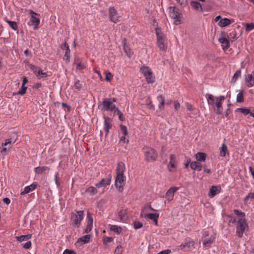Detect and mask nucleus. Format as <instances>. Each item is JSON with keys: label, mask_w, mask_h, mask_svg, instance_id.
<instances>
[{"label": "nucleus", "mask_w": 254, "mask_h": 254, "mask_svg": "<svg viewBox=\"0 0 254 254\" xmlns=\"http://www.w3.org/2000/svg\"><path fill=\"white\" fill-rule=\"evenodd\" d=\"M126 169V165L124 162H118L115 170L116 178L115 185L116 188L120 192L123 191L126 184V177L125 175Z\"/></svg>", "instance_id": "obj_1"}, {"label": "nucleus", "mask_w": 254, "mask_h": 254, "mask_svg": "<svg viewBox=\"0 0 254 254\" xmlns=\"http://www.w3.org/2000/svg\"><path fill=\"white\" fill-rule=\"evenodd\" d=\"M234 213L238 216L236 226V235L241 238L244 234L248 230L249 226L245 218V214L242 211L235 209Z\"/></svg>", "instance_id": "obj_2"}, {"label": "nucleus", "mask_w": 254, "mask_h": 254, "mask_svg": "<svg viewBox=\"0 0 254 254\" xmlns=\"http://www.w3.org/2000/svg\"><path fill=\"white\" fill-rule=\"evenodd\" d=\"M206 98L208 105L212 107H216V113L218 115L221 114L223 112L222 103L225 100L223 96H219L214 97L212 94H207Z\"/></svg>", "instance_id": "obj_3"}, {"label": "nucleus", "mask_w": 254, "mask_h": 254, "mask_svg": "<svg viewBox=\"0 0 254 254\" xmlns=\"http://www.w3.org/2000/svg\"><path fill=\"white\" fill-rule=\"evenodd\" d=\"M84 217L82 210H75L71 213L70 220L71 225L75 227H79Z\"/></svg>", "instance_id": "obj_4"}, {"label": "nucleus", "mask_w": 254, "mask_h": 254, "mask_svg": "<svg viewBox=\"0 0 254 254\" xmlns=\"http://www.w3.org/2000/svg\"><path fill=\"white\" fill-rule=\"evenodd\" d=\"M156 33L157 35V44L158 48L160 50L166 52L167 50V45L165 43V35L159 28L156 29Z\"/></svg>", "instance_id": "obj_5"}, {"label": "nucleus", "mask_w": 254, "mask_h": 254, "mask_svg": "<svg viewBox=\"0 0 254 254\" xmlns=\"http://www.w3.org/2000/svg\"><path fill=\"white\" fill-rule=\"evenodd\" d=\"M140 71L144 75L148 83H153L155 82V77L149 67L142 66L140 68Z\"/></svg>", "instance_id": "obj_6"}, {"label": "nucleus", "mask_w": 254, "mask_h": 254, "mask_svg": "<svg viewBox=\"0 0 254 254\" xmlns=\"http://www.w3.org/2000/svg\"><path fill=\"white\" fill-rule=\"evenodd\" d=\"M115 100L112 98H106L103 102V106L104 109L107 111H110L112 113H115L118 108L114 104V102Z\"/></svg>", "instance_id": "obj_7"}, {"label": "nucleus", "mask_w": 254, "mask_h": 254, "mask_svg": "<svg viewBox=\"0 0 254 254\" xmlns=\"http://www.w3.org/2000/svg\"><path fill=\"white\" fill-rule=\"evenodd\" d=\"M143 149L146 160L151 162L156 160L157 154L154 149L150 147H145Z\"/></svg>", "instance_id": "obj_8"}, {"label": "nucleus", "mask_w": 254, "mask_h": 254, "mask_svg": "<svg viewBox=\"0 0 254 254\" xmlns=\"http://www.w3.org/2000/svg\"><path fill=\"white\" fill-rule=\"evenodd\" d=\"M31 16L28 24L34 29H37L40 22V15L33 11H31Z\"/></svg>", "instance_id": "obj_9"}, {"label": "nucleus", "mask_w": 254, "mask_h": 254, "mask_svg": "<svg viewBox=\"0 0 254 254\" xmlns=\"http://www.w3.org/2000/svg\"><path fill=\"white\" fill-rule=\"evenodd\" d=\"M170 16L174 19V23L176 25H179L181 23V14L178 10L174 6H171L169 8Z\"/></svg>", "instance_id": "obj_10"}, {"label": "nucleus", "mask_w": 254, "mask_h": 254, "mask_svg": "<svg viewBox=\"0 0 254 254\" xmlns=\"http://www.w3.org/2000/svg\"><path fill=\"white\" fill-rule=\"evenodd\" d=\"M168 169L170 172H174L177 169V161L176 157L174 154H171L170 161L168 165Z\"/></svg>", "instance_id": "obj_11"}, {"label": "nucleus", "mask_w": 254, "mask_h": 254, "mask_svg": "<svg viewBox=\"0 0 254 254\" xmlns=\"http://www.w3.org/2000/svg\"><path fill=\"white\" fill-rule=\"evenodd\" d=\"M109 18L111 21L116 23L120 21V16L114 7H111L109 9Z\"/></svg>", "instance_id": "obj_12"}, {"label": "nucleus", "mask_w": 254, "mask_h": 254, "mask_svg": "<svg viewBox=\"0 0 254 254\" xmlns=\"http://www.w3.org/2000/svg\"><path fill=\"white\" fill-rule=\"evenodd\" d=\"M194 242L191 240H186L184 243L182 244L180 249L184 251H187L191 249L194 246Z\"/></svg>", "instance_id": "obj_13"}, {"label": "nucleus", "mask_w": 254, "mask_h": 254, "mask_svg": "<svg viewBox=\"0 0 254 254\" xmlns=\"http://www.w3.org/2000/svg\"><path fill=\"white\" fill-rule=\"evenodd\" d=\"M179 190V188L176 187H171L170 188L166 193L165 197L166 198V200L168 202L171 201L173 200L174 193Z\"/></svg>", "instance_id": "obj_14"}, {"label": "nucleus", "mask_w": 254, "mask_h": 254, "mask_svg": "<svg viewBox=\"0 0 254 254\" xmlns=\"http://www.w3.org/2000/svg\"><path fill=\"white\" fill-rule=\"evenodd\" d=\"M245 80L246 84L249 87H252L254 86V70L251 73L246 75Z\"/></svg>", "instance_id": "obj_15"}, {"label": "nucleus", "mask_w": 254, "mask_h": 254, "mask_svg": "<svg viewBox=\"0 0 254 254\" xmlns=\"http://www.w3.org/2000/svg\"><path fill=\"white\" fill-rule=\"evenodd\" d=\"M190 5L193 10L196 11H203L202 5L196 0H192L190 2Z\"/></svg>", "instance_id": "obj_16"}, {"label": "nucleus", "mask_w": 254, "mask_h": 254, "mask_svg": "<svg viewBox=\"0 0 254 254\" xmlns=\"http://www.w3.org/2000/svg\"><path fill=\"white\" fill-rule=\"evenodd\" d=\"M111 178L110 177V178L102 179L100 182L95 184V186L98 188H100L109 185L111 183Z\"/></svg>", "instance_id": "obj_17"}, {"label": "nucleus", "mask_w": 254, "mask_h": 254, "mask_svg": "<svg viewBox=\"0 0 254 254\" xmlns=\"http://www.w3.org/2000/svg\"><path fill=\"white\" fill-rule=\"evenodd\" d=\"M221 188L218 186H212L209 191V196L210 197H213L215 195L220 192Z\"/></svg>", "instance_id": "obj_18"}, {"label": "nucleus", "mask_w": 254, "mask_h": 254, "mask_svg": "<svg viewBox=\"0 0 254 254\" xmlns=\"http://www.w3.org/2000/svg\"><path fill=\"white\" fill-rule=\"evenodd\" d=\"M112 127V124L111 123L110 119L107 117H104V130L106 132V134H108L110 129Z\"/></svg>", "instance_id": "obj_19"}, {"label": "nucleus", "mask_w": 254, "mask_h": 254, "mask_svg": "<svg viewBox=\"0 0 254 254\" xmlns=\"http://www.w3.org/2000/svg\"><path fill=\"white\" fill-rule=\"evenodd\" d=\"M144 215L147 216V218L152 220L154 222L155 225H158V219L159 216V214L158 213H149V214H144Z\"/></svg>", "instance_id": "obj_20"}, {"label": "nucleus", "mask_w": 254, "mask_h": 254, "mask_svg": "<svg viewBox=\"0 0 254 254\" xmlns=\"http://www.w3.org/2000/svg\"><path fill=\"white\" fill-rule=\"evenodd\" d=\"M36 186H37V185L36 184L33 183L31 185H30V186L25 187L23 191L21 192L20 194L22 195H24L25 194H27V193L30 192V191L35 190L36 188Z\"/></svg>", "instance_id": "obj_21"}, {"label": "nucleus", "mask_w": 254, "mask_h": 254, "mask_svg": "<svg viewBox=\"0 0 254 254\" xmlns=\"http://www.w3.org/2000/svg\"><path fill=\"white\" fill-rule=\"evenodd\" d=\"M233 21V20H231L227 18H224L219 21L218 25L221 27H223L231 24Z\"/></svg>", "instance_id": "obj_22"}, {"label": "nucleus", "mask_w": 254, "mask_h": 254, "mask_svg": "<svg viewBox=\"0 0 254 254\" xmlns=\"http://www.w3.org/2000/svg\"><path fill=\"white\" fill-rule=\"evenodd\" d=\"M219 41L222 44L223 50H227L229 48V41L226 38H220Z\"/></svg>", "instance_id": "obj_23"}, {"label": "nucleus", "mask_w": 254, "mask_h": 254, "mask_svg": "<svg viewBox=\"0 0 254 254\" xmlns=\"http://www.w3.org/2000/svg\"><path fill=\"white\" fill-rule=\"evenodd\" d=\"M151 210H154L153 208L150 206H144L141 211L140 217L143 218H147V216H145L144 214H149V212Z\"/></svg>", "instance_id": "obj_24"}, {"label": "nucleus", "mask_w": 254, "mask_h": 254, "mask_svg": "<svg viewBox=\"0 0 254 254\" xmlns=\"http://www.w3.org/2000/svg\"><path fill=\"white\" fill-rule=\"evenodd\" d=\"M207 155L203 152H198L195 154V158L197 161L204 162L206 159Z\"/></svg>", "instance_id": "obj_25"}, {"label": "nucleus", "mask_w": 254, "mask_h": 254, "mask_svg": "<svg viewBox=\"0 0 254 254\" xmlns=\"http://www.w3.org/2000/svg\"><path fill=\"white\" fill-rule=\"evenodd\" d=\"M109 229L117 234H120L123 230L121 226L116 225H109Z\"/></svg>", "instance_id": "obj_26"}, {"label": "nucleus", "mask_w": 254, "mask_h": 254, "mask_svg": "<svg viewBox=\"0 0 254 254\" xmlns=\"http://www.w3.org/2000/svg\"><path fill=\"white\" fill-rule=\"evenodd\" d=\"M190 168L193 170L200 171L202 169V165L198 161H193L190 164Z\"/></svg>", "instance_id": "obj_27"}, {"label": "nucleus", "mask_w": 254, "mask_h": 254, "mask_svg": "<svg viewBox=\"0 0 254 254\" xmlns=\"http://www.w3.org/2000/svg\"><path fill=\"white\" fill-rule=\"evenodd\" d=\"M32 235L31 234H27L21 236H17L16 237V239L19 242H22L23 241H28L31 238Z\"/></svg>", "instance_id": "obj_28"}, {"label": "nucleus", "mask_w": 254, "mask_h": 254, "mask_svg": "<svg viewBox=\"0 0 254 254\" xmlns=\"http://www.w3.org/2000/svg\"><path fill=\"white\" fill-rule=\"evenodd\" d=\"M90 237L91 236L90 235H85L79 238L77 240V242L80 243L81 244H84L89 241Z\"/></svg>", "instance_id": "obj_29"}, {"label": "nucleus", "mask_w": 254, "mask_h": 254, "mask_svg": "<svg viewBox=\"0 0 254 254\" xmlns=\"http://www.w3.org/2000/svg\"><path fill=\"white\" fill-rule=\"evenodd\" d=\"M214 238L213 236H211L208 238H205L203 241V245L205 247H210L214 241Z\"/></svg>", "instance_id": "obj_30"}, {"label": "nucleus", "mask_w": 254, "mask_h": 254, "mask_svg": "<svg viewBox=\"0 0 254 254\" xmlns=\"http://www.w3.org/2000/svg\"><path fill=\"white\" fill-rule=\"evenodd\" d=\"M228 152V148L225 143H223L222 146L220 148V155L222 157L226 156Z\"/></svg>", "instance_id": "obj_31"}, {"label": "nucleus", "mask_w": 254, "mask_h": 254, "mask_svg": "<svg viewBox=\"0 0 254 254\" xmlns=\"http://www.w3.org/2000/svg\"><path fill=\"white\" fill-rule=\"evenodd\" d=\"M86 192L90 195H95L98 192L97 189L94 187H90L86 190Z\"/></svg>", "instance_id": "obj_32"}, {"label": "nucleus", "mask_w": 254, "mask_h": 254, "mask_svg": "<svg viewBox=\"0 0 254 254\" xmlns=\"http://www.w3.org/2000/svg\"><path fill=\"white\" fill-rule=\"evenodd\" d=\"M186 104L187 108L188 109V110L189 111H193V114L194 115H196L198 114V113L199 112V111L198 110L196 109L195 108H194L191 104H190V103H189L188 102L186 103Z\"/></svg>", "instance_id": "obj_33"}, {"label": "nucleus", "mask_w": 254, "mask_h": 254, "mask_svg": "<svg viewBox=\"0 0 254 254\" xmlns=\"http://www.w3.org/2000/svg\"><path fill=\"white\" fill-rule=\"evenodd\" d=\"M87 219L88 220L87 225H88L89 230H91L93 225V218L92 217L91 214L89 212H87Z\"/></svg>", "instance_id": "obj_34"}, {"label": "nucleus", "mask_w": 254, "mask_h": 254, "mask_svg": "<svg viewBox=\"0 0 254 254\" xmlns=\"http://www.w3.org/2000/svg\"><path fill=\"white\" fill-rule=\"evenodd\" d=\"M49 169V168L46 166L38 167L35 168V171L36 173L40 174Z\"/></svg>", "instance_id": "obj_35"}, {"label": "nucleus", "mask_w": 254, "mask_h": 254, "mask_svg": "<svg viewBox=\"0 0 254 254\" xmlns=\"http://www.w3.org/2000/svg\"><path fill=\"white\" fill-rule=\"evenodd\" d=\"M6 22L8 24L12 29L16 30L17 29V25L16 22L9 21L8 20H6Z\"/></svg>", "instance_id": "obj_36"}, {"label": "nucleus", "mask_w": 254, "mask_h": 254, "mask_svg": "<svg viewBox=\"0 0 254 254\" xmlns=\"http://www.w3.org/2000/svg\"><path fill=\"white\" fill-rule=\"evenodd\" d=\"M127 211L126 210H122L119 213L120 219L123 220L127 218Z\"/></svg>", "instance_id": "obj_37"}, {"label": "nucleus", "mask_w": 254, "mask_h": 254, "mask_svg": "<svg viewBox=\"0 0 254 254\" xmlns=\"http://www.w3.org/2000/svg\"><path fill=\"white\" fill-rule=\"evenodd\" d=\"M237 110L240 111L244 115H247L248 114H250L251 111L249 109L243 108H238Z\"/></svg>", "instance_id": "obj_38"}, {"label": "nucleus", "mask_w": 254, "mask_h": 254, "mask_svg": "<svg viewBox=\"0 0 254 254\" xmlns=\"http://www.w3.org/2000/svg\"><path fill=\"white\" fill-rule=\"evenodd\" d=\"M70 51L69 47H67V49L66 50L65 54L64 57V59L67 61H69L70 57Z\"/></svg>", "instance_id": "obj_39"}, {"label": "nucleus", "mask_w": 254, "mask_h": 254, "mask_svg": "<svg viewBox=\"0 0 254 254\" xmlns=\"http://www.w3.org/2000/svg\"><path fill=\"white\" fill-rule=\"evenodd\" d=\"M15 141H12L11 139H7L5 140V142L2 144V146H6L7 145H9V147L12 143H14Z\"/></svg>", "instance_id": "obj_40"}, {"label": "nucleus", "mask_w": 254, "mask_h": 254, "mask_svg": "<svg viewBox=\"0 0 254 254\" xmlns=\"http://www.w3.org/2000/svg\"><path fill=\"white\" fill-rule=\"evenodd\" d=\"M114 240V238L111 237H104L103 238V242L105 244L112 242Z\"/></svg>", "instance_id": "obj_41"}, {"label": "nucleus", "mask_w": 254, "mask_h": 254, "mask_svg": "<svg viewBox=\"0 0 254 254\" xmlns=\"http://www.w3.org/2000/svg\"><path fill=\"white\" fill-rule=\"evenodd\" d=\"M237 101L238 102H242L243 101V92H239L237 95Z\"/></svg>", "instance_id": "obj_42"}, {"label": "nucleus", "mask_w": 254, "mask_h": 254, "mask_svg": "<svg viewBox=\"0 0 254 254\" xmlns=\"http://www.w3.org/2000/svg\"><path fill=\"white\" fill-rule=\"evenodd\" d=\"M241 73V72L240 70H237L233 75V80L236 81L238 79V78L240 76Z\"/></svg>", "instance_id": "obj_43"}, {"label": "nucleus", "mask_w": 254, "mask_h": 254, "mask_svg": "<svg viewBox=\"0 0 254 254\" xmlns=\"http://www.w3.org/2000/svg\"><path fill=\"white\" fill-rule=\"evenodd\" d=\"M27 89V87L25 86V85H22V87L21 89L18 92V94H20L21 95H24L26 93Z\"/></svg>", "instance_id": "obj_44"}, {"label": "nucleus", "mask_w": 254, "mask_h": 254, "mask_svg": "<svg viewBox=\"0 0 254 254\" xmlns=\"http://www.w3.org/2000/svg\"><path fill=\"white\" fill-rule=\"evenodd\" d=\"M254 29V23H247L246 25V29L248 31H250Z\"/></svg>", "instance_id": "obj_45"}, {"label": "nucleus", "mask_w": 254, "mask_h": 254, "mask_svg": "<svg viewBox=\"0 0 254 254\" xmlns=\"http://www.w3.org/2000/svg\"><path fill=\"white\" fill-rule=\"evenodd\" d=\"M39 72L37 74V76L39 78L46 77L47 76V74L46 72H43L41 68Z\"/></svg>", "instance_id": "obj_46"}, {"label": "nucleus", "mask_w": 254, "mask_h": 254, "mask_svg": "<svg viewBox=\"0 0 254 254\" xmlns=\"http://www.w3.org/2000/svg\"><path fill=\"white\" fill-rule=\"evenodd\" d=\"M249 198H253L254 199V193H249L247 196L245 197L244 198V203H247V200Z\"/></svg>", "instance_id": "obj_47"}, {"label": "nucleus", "mask_w": 254, "mask_h": 254, "mask_svg": "<svg viewBox=\"0 0 254 254\" xmlns=\"http://www.w3.org/2000/svg\"><path fill=\"white\" fill-rule=\"evenodd\" d=\"M113 76L112 73L110 72H108L106 73L105 79L108 81H111L113 78Z\"/></svg>", "instance_id": "obj_48"}, {"label": "nucleus", "mask_w": 254, "mask_h": 254, "mask_svg": "<svg viewBox=\"0 0 254 254\" xmlns=\"http://www.w3.org/2000/svg\"><path fill=\"white\" fill-rule=\"evenodd\" d=\"M23 248L25 249H29L31 247L32 243L31 241H27L26 243L22 244Z\"/></svg>", "instance_id": "obj_49"}, {"label": "nucleus", "mask_w": 254, "mask_h": 254, "mask_svg": "<svg viewBox=\"0 0 254 254\" xmlns=\"http://www.w3.org/2000/svg\"><path fill=\"white\" fill-rule=\"evenodd\" d=\"M142 227V224L139 221L134 222V228L135 229H139Z\"/></svg>", "instance_id": "obj_50"}, {"label": "nucleus", "mask_w": 254, "mask_h": 254, "mask_svg": "<svg viewBox=\"0 0 254 254\" xmlns=\"http://www.w3.org/2000/svg\"><path fill=\"white\" fill-rule=\"evenodd\" d=\"M31 68L36 75L39 72L41 69V68L34 65H32Z\"/></svg>", "instance_id": "obj_51"}, {"label": "nucleus", "mask_w": 254, "mask_h": 254, "mask_svg": "<svg viewBox=\"0 0 254 254\" xmlns=\"http://www.w3.org/2000/svg\"><path fill=\"white\" fill-rule=\"evenodd\" d=\"M121 129L123 133V135H126L127 134V128L126 126H121Z\"/></svg>", "instance_id": "obj_52"}, {"label": "nucleus", "mask_w": 254, "mask_h": 254, "mask_svg": "<svg viewBox=\"0 0 254 254\" xmlns=\"http://www.w3.org/2000/svg\"><path fill=\"white\" fill-rule=\"evenodd\" d=\"M228 221L230 223H234L236 222V218L231 215H227Z\"/></svg>", "instance_id": "obj_53"}, {"label": "nucleus", "mask_w": 254, "mask_h": 254, "mask_svg": "<svg viewBox=\"0 0 254 254\" xmlns=\"http://www.w3.org/2000/svg\"><path fill=\"white\" fill-rule=\"evenodd\" d=\"M74 87L75 88L80 90L82 87V84L79 81H77L75 82Z\"/></svg>", "instance_id": "obj_54"}, {"label": "nucleus", "mask_w": 254, "mask_h": 254, "mask_svg": "<svg viewBox=\"0 0 254 254\" xmlns=\"http://www.w3.org/2000/svg\"><path fill=\"white\" fill-rule=\"evenodd\" d=\"M76 64L77 68L79 70H82L85 68L84 65L81 64V63H76Z\"/></svg>", "instance_id": "obj_55"}, {"label": "nucleus", "mask_w": 254, "mask_h": 254, "mask_svg": "<svg viewBox=\"0 0 254 254\" xmlns=\"http://www.w3.org/2000/svg\"><path fill=\"white\" fill-rule=\"evenodd\" d=\"M55 182L57 187H60V183L58 179V173H56L55 175Z\"/></svg>", "instance_id": "obj_56"}, {"label": "nucleus", "mask_w": 254, "mask_h": 254, "mask_svg": "<svg viewBox=\"0 0 254 254\" xmlns=\"http://www.w3.org/2000/svg\"><path fill=\"white\" fill-rule=\"evenodd\" d=\"M122 252V247L121 246H118L115 250V253L116 254H121Z\"/></svg>", "instance_id": "obj_57"}, {"label": "nucleus", "mask_w": 254, "mask_h": 254, "mask_svg": "<svg viewBox=\"0 0 254 254\" xmlns=\"http://www.w3.org/2000/svg\"><path fill=\"white\" fill-rule=\"evenodd\" d=\"M63 254H76V253L73 250L66 249L64 251Z\"/></svg>", "instance_id": "obj_58"}, {"label": "nucleus", "mask_w": 254, "mask_h": 254, "mask_svg": "<svg viewBox=\"0 0 254 254\" xmlns=\"http://www.w3.org/2000/svg\"><path fill=\"white\" fill-rule=\"evenodd\" d=\"M117 112V114L119 117V119L121 121H124L125 118H124L122 113L118 109V110L116 111Z\"/></svg>", "instance_id": "obj_59"}, {"label": "nucleus", "mask_w": 254, "mask_h": 254, "mask_svg": "<svg viewBox=\"0 0 254 254\" xmlns=\"http://www.w3.org/2000/svg\"><path fill=\"white\" fill-rule=\"evenodd\" d=\"M180 103L177 101H174V107L176 110H178L180 108Z\"/></svg>", "instance_id": "obj_60"}, {"label": "nucleus", "mask_w": 254, "mask_h": 254, "mask_svg": "<svg viewBox=\"0 0 254 254\" xmlns=\"http://www.w3.org/2000/svg\"><path fill=\"white\" fill-rule=\"evenodd\" d=\"M124 50L125 52L126 53L127 55L129 57H130L131 56V52L130 51V50L129 49H127V47H124Z\"/></svg>", "instance_id": "obj_61"}, {"label": "nucleus", "mask_w": 254, "mask_h": 254, "mask_svg": "<svg viewBox=\"0 0 254 254\" xmlns=\"http://www.w3.org/2000/svg\"><path fill=\"white\" fill-rule=\"evenodd\" d=\"M165 104V100H161V102L159 103L158 108L160 109H164V105Z\"/></svg>", "instance_id": "obj_62"}, {"label": "nucleus", "mask_w": 254, "mask_h": 254, "mask_svg": "<svg viewBox=\"0 0 254 254\" xmlns=\"http://www.w3.org/2000/svg\"><path fill=\"white\" fill-rule=\"evenodd\" d=\"M171 252V251L169 250H166L164 251H162L161 252L159 253L158 254H169Z\"/></svg>", "instance_id": "obj_63"}, {"label": "nucleus", "mask_w": 254, "mask_h": 254, "mask_svg": "<svg viewBox=\"0 0 254 254\" xmlns=\"http://www.w3.org/2000/svg\"><path fill=\"white\" fill-rule=\"evenodd\" d=\"M148 102L149 103H148L147 104V107L149 108V109H154V105L152 104L151 101L148 99Z\"/></svg>", "instance_id": "obj_64"}]
</instances>
